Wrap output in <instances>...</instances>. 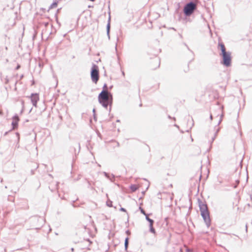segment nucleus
<instances>
[{
    "mask_svg": "<svg viewBox=\"0 0 252 252\" xmlns=\"http://www.w3.org/2000/svg\"><path fill=\"white\" fill-rule=\"evenodd\" d=\"M85 241L88 243V245L90 246L92 244V242L90 241L89 240H86Z\"/></svg>",
    "mask_w": 252,
    "mask_h": 252,
    "instance_id": "2eb2a0df",
    "label": "nucleus"
},
{
    "mask_svg": "<svg viewBox=\"0 0 252 252\" xmlns=\"http://www.w3.org/2000/svg\"><path fill=\"white\" fill-rule=\"evenodd\" d=\"M196 7V4L193 2L188 3L184 8V12L186 15H191Z\"/></svg>",
    "mask_w": 252,
    "mask_h": 252,
    "instance_id": "39448f33",
    "label": "nucleus"
},
{
    "mask_svg": "<svg viewBox=\"0 0 252 252\" xmlns=\"http://www.w3.org/2000/svg\"><path fill=\"white\" fill-rule=\"evenodd\" d=\"M218 46L220 48L222 56V64L226 66H229L231 65V54L226 51V49L224 44L222 42H219Z\"/></svg>",
    "mask_w": 252,
    "mask_h": 252,
    "instance_id": "f03ea898",
    "label": "nucleus"
},
{
    "mask_svg": "<svg viewBox=\"0 0 252 252\" xmlns=\"http://www.w3.org/2000/svg\"><path fill=\"white\" fill-rule=\"evenodd\" d=\"M62 0H54V2L50 5L49 9L55 8L57 7L58 3L61 1Z\"/></svg>",
    "mask_w": 252,
    "mask_h": 252,
    "instance_id": "6e6552de",
    "label": "nucleus"
},
{
    "mask_svg": "<svg viewBox=\"0 0 252 252\" xmlns=\"http://www.w3.org/2000/svg\"><path fill=\"white\" fill-rule=\"evenodd\" d=\"M98 99L99 102L105 108L112 103V95L108 92L106 84L104 85L102 91L98 95Z\"/></svg>",
    "mask_w": 252,
    "mask_h": 252,
    "instance_id": "f257e3e1",
    "label": "nucleus"
},
{
    "mask_svg": "<svg viewBox=\"0 0 252 252\" xmlns=\"http://www.w3.org/2000/svg\"><path fill=\"white\" fill-rule=\"evenodd\" d=\"M201 215L206 224L209 226L211 222L209 212L206 204L201 203L199 205Z\"/></svg>",
    "mask_w": 252,
    "mask_h": 252,
    "instance_id": "7ed1b4c3",
    "label": "nucleus"
},
{
    "mask_svg": "<svg viewBox=\"0 0 252 252\" xmlns=\"http://www.w3.org/2000/svg\"><path fill=\"white\" fill-rule=\"evenodd\" d=\"M150 228L151 232H152L154 234L156 233V231L154 228L153 227V226H150Z\"/></svg>",
    "mask_w": 252,
    "mask_h": 252,
    "instance_id": "f8f14e48",
    "label": "nucleus"
},
{
    "mask_svg": "<svg viewBox=\"0 0 252 252\" xmlns=\"http://www.w3.org/2000/svg\"><path fill=\"white\" fill-rule=\"evenodd\" d=\"M128 243V238H127L126 239L125 243V247H126V248L127 247Z\"/></svg>",
    "mask_w": 252,
    "mask_h": 252,
    "instance_id": "ddd939ff",
    "label": "nucleus"
},
{
    "mask_svg": "<svg viewBox=\"0 0 252 252\" xmlns=\"http://www.w3.org/2000/svg\"><path fill=\"white\" fill-rule=\"evenodd\" d=\"M155 66L153 67L154 69H156L159 67L160 62L158 60H157L155 63Z\"/></svg>",
    "mask_w": 252,
    "mask_h": 252,
    "instance_id": "9d476101",
    "label": "nucleus"
},
{
    "mask_svg": "<svg viewBox=\"0 0 252 252\" xmlns=\"http://www.w3.org/2000/svg\"><path fill=\"white\" fill-rule=\"evenodd\" d=\"M19 121V118L18 116H15L12 118V125L13 126V129H15L17 128Z\"/></svg>",
    "mask_w": 252,
    "mask_h": 252,
    "instance_id": "0eeeda50",
    "label": "nucleus"
},
{
    "mask_svg": "<svg viewBox=\"0 0 252 252\" xmlns=\"http://www.w3.org/2000/svg\"><path fill=\"white\" fill-rule=\"evenodd\" d=\"M120 210H121V211H123V212H126V210H125V209H124V208H121V209H120Z\"/></svg>",
    "mask_w": 252,
    "mask_h": 252,
    "instance_id": "dca6fc26",
    "label": "nucleus"
},
{
    "mask_svg": "<svg viewBox=\"0 0 252 252\" xmlns=\"http://www.w3.org/2000/svg\"><path fill=\"white\" fill-rule=\"evenodd\" d=\"M146 220L150 222V226H153L154 220L150 219L148 216L146 217Z\"/></svg>",
    "mask_w": 252,
    "mask_h": 252,
    "instance_id": "9b49d317",
    "label": "nucleus"
},
{
    "mask_svg": "<svg viewBox=\"0 0 252 252\" xmlns=\"http://www.w3.org/2000/svg\"><path fill=\"white\" fill-rule=\"evenodd\" d=\"M246 232H247V230H248L247 225L246 226Z\"/></svg>",
    "mask_w": 252,
    "mask_h": 252,
    "instance_id": "a211bd4d",
    "label": "nucleus"
},
{
    "mask_svg": "<svg viewBox=\"0 0 252 252\" xmlns=\"http://www.w3.org/2000/svg\"><path fill=\"white\" fill-rule=\"evenodd\" d=\"M20 67V65H18L17 67H16V69L17 70V69H19Z\"/></svg>",
    "mask_w": 252,
    "mask_h": 252,
    "instance_id": "f3484780",
    "label": "nucleus"
},
{
    "mask_svg": "<svg viewBox=\"0 0 252 252\" xmlns=\"http://www.w3.org/2000/svg\"><path fill=\"white\" fill-rule=\"evenodd\" d=\"M91 79L93 82L96 84L99 80V69L96 65H94L91 73Z\"/></svg>",
    "mask_w": 252,
    "mask_h": 252,
    "instance_id": "20e7f679",
    "label": "nucleus"
},
{
    "mask_svg": "<svg viewBox=\"0 0 252 252\" xmlns=\"http://www.w3.org/2000/svg\"><path fill=\"white\" fill-rule=\"evenodd\" d=\"M140 210L141 211V212L144 214V215H145L146 217L148 216V215L146 214L145 211L141 208V207H140Z\"/></svg>",
    "mask_w": 252,
    "mask_h": 252,
    "instance_id": "4468645a",
    "label": "nucleus"
},
{
    "mask_svg": "<svg viewBox=\"0 0 252 252\" xmlns=\"http://www.w3.org/2000/svg\"><path fill=\"white\" fill-rule=\"evenodd\" d=\"M139 188V186L137 185H132L130 187V189L132 192L135 191Z\"/></svg>",
    "mask_w": 252,
    "mask_h": 252,
    "instance_id": "1a4fd4ad",
    "label": "nucleus"
},
{
    "mask_svg": "<svg viewBox=\"0 0 252 252\" xmlns=\"http://www.w3.org/2000/svg\"><path fill=\"white\" fill-rule=\"evenodd\" d=\"M31 99L33 105L36 107L37 102L39 99V95L37 94H33L31 96Z\"/></svg>",
    "mask_w": 252,
    "mask_h": 252,
    "instance_id": "423d86ee",
    "label": "nucleus"
}]
</instances>
